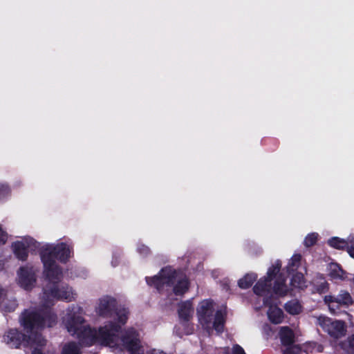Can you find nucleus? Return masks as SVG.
<instances>
[{
	"instance_id": "nucleus-4",
	"label": "nucleus",
	"mask_w": 354,
	"mask_h": 354,
	"mask_svg": "<svg viewBox=\"0 0 354 354\" xmlns=\"http://www.w3.org/2000/svg\"><path fill=\"white\" fill-rule=\"evenodd\" d=\"M84 319L75 313L68 314L66 322V327L68 333L75 335L80 342L86 346H91L97 344V331L89 326H82Z\"/></svg>"
},
{
	"instance_id": "nucleus-13",
	"label": "nucleus",
	"mask_w": 354,
	"mask_h": 354,
	"mask_svg": "<svg viewBox=\"0 0 354 354\" xmlns=\"http://www.w3.org/2000/svg\"><path fill=\"white\" fill-rule=\"evenodd\" d=\"M117 308V301L111 297H104L100 299L99 306L97 310L100 316L110 317Z\"/></svg>"
},
{
	"instance_id": "nucleus-17",
	"label": "nucleus",
	"mask_w": 354,
	"mask_h": 354,
	"mask_svg": "<svg viewBox=\"0 0 354 354\" xmlns=\"http://www.w3.org/2000/svg\"><path fill=\"white\" fill-rule=\"evenodd\" d=\"M279 337L281 344L287 348H293L295 342V333L288 326L281 327L279 331Z\"/></svg>"
},
{
	"instance_id": "nucleus-1",
	"label": "nucleus",
	"mask_w": 354,
	"mask_h": 354,
	"mask_svg": "<svg viewBox=\"0 0 354 354\" xmlns=\"http://www.w3.org/2000/svg\"><path fill=\"white\" fill-rule=\"evenodd\" d=\"M44 301L40 308L37 310H24L20 317V322L28 332L33 329H43L45 326L53 327L57 322V315L50 308L53 299L57 298L66 302L75 299V293L73 289H43Z\"/></svg>"
},
{
	"instance_id": "nucleus-34",
	"label": "nucleus",
	"mask_w": 354,
	"mask_h": 354,
	"mask_svg": "<svg viewBox=\"0 0 354 354\" xmlns=\"http://www.w3.org/2000/svg\"><path fill=\"white\" fill-rule=\"evenodd\" d=\"M138 251L140 254L147 255L149 252V249L148 247L142 245L138 248Z\"/></svg>"
},
{
	"instance_id": "nucleus-40",
	"label": "nucleus",
	"mask_w": 354,
	"mask_h": 354,
	"mask_svg": "<svg viewBox=\"0 0 354 354\" xmlns=\"http://www.w3.org/2000/svg\"><path fill=\"white\" fill-rule=\"evenodd\" d=\"M316 290H317V292H319L320 293L323 292V290H324V289H319V288H317Z\"/></svg>"
},
{
	"instance_id": "nucleus-22",
	"label": "nucleus",
	"mask_w": 354,
	"mask_h": 354,
	"mask_svg": "<svg viewBox=\"0 0 354 354\" xmlns=\"http://www.w3.org/2000/svg\"><path fill=\"white\" fill-rule=\"evenodd\" d=\"M61 354H82V352L76 342H70L63 346Z\"/></svg>"
},
{
	"instance_id": "nucleus-26",
	"label": "nucleus",
	"mask_w": 354,
	"mask_h": 354,
	"mask_svg": "<svg viewBox=\"0 0 354 354\" xmlns=\"http://www.w3.org/2000/svg\"><path fill=\"white\" fill-rule=\"evenodd\" d=\"M304 283V277L301 272H296L294 274L290 280L292 288H301Z\"/></svg>"
},
{
	"instance_id": "nucleus-41",
	"label": "nucleus",
	"mask_w": 354,
	"mask_h": 354,
	"mask_svg": "<svg viewBox=\"0 0 354 354\" xmlns=\"http://www.w3.org/2000/svg\"><path fill=\"white\" fill-rule=\"evenodd\" d=\"M352 280L354 282V274H353V277Z\"/></svg>"
},
{
	"instance_id": "nucleus-9",
	"label": "nucleus",
	"mask_w": 354,
	"mask_h": 354,
	"mask_svg": "<svg viewBox=\"0 0 354 354\" xmlns=\"http://www.w3.org/2000/svg\"><path fill=\"white\" fill-rule=\"evenodd\" d=\"M40 244L35 239L29 236H25L20 241L14 242L12 248L15 255L21 261H25L28 257V250H35L39 248Z\"/></svg>"
},
{
	"instance_id": "nucleus-30",
	"label": "nucleus",
	"mask_w": 354,
	"mask_h": 354,
	"mask_svg": "<svg viewBox=\"0 0 354 354\" xmlns=\"http://www.w3.org/2000/svg\"><path fill=\"white\" fill-rule=\"evenodd\" d=\"M18 304L16 300L9 301L7 304L3 306V310L6 312L11 313L15 311L17 308Z\"/></svg>"
},
{
	"instance_id": "nucleus-23",
	"label": "nucleus",
	"mask_w": 354,
	"mask_h": 354,
	"mask_svg": "<svg viewBox=\"0 0 354 354\" xmlns=\"http://www.w3.org/2000/svg\"><path fill=\"white\" fill-rule=\"evenodd\" d=\"M340 348L347 353L354 351V334L350 335L346 340L339 342Z\"/></svg>"
},
{
	"instance_id": "nucleus-14",
	"label": "nucleus",
	"mask_w": 354,
	"mask_h": 354,
	"mask_svg": "<svg viewBox=\"0 0 354 354\" xmlns=\"http://www.w3.org/2000/svg\"><path fill=\"white\" fill-rule=\"evenodd\" d=\"M17 275L19 284L21 286H31L36 281V270L32 267L21 268L17 272Z\"/></svg>"
},
{
	"instance_id": "nucleus-27",
	"label": "nucleus",
	"mask_w": 354,
	"mask_h": 354,
	"mask_svg": "<svg viewBox=\"0 0 354 354\" xmlns=\"http://www.w3.org/2000/svg\"><path fill=\"white\" fill-rule=\"evenodd\" d=\"M328 243L329 245L336 249H344L347 245L346 240L341 239L338 237H333L329 239Z\"/></svg>"
},
{
	"instance_id": "nucleus-5",
	"label": "nucleus",
	"mask_w": 354,
	"mask_h": 354,
	"mask_svg": "<svg viewBox=\"0 0 354 354\" xmlns=\"http://www.w3.org/2000/svg\"><path fill=\"white\" fill-rule=\"evenodd\" d=\"M147 283L149 286L161 288L164 286H173V288H187L189 281L187 277L181 272H176L171 267H165L154 277L146 278Z\"/></svg>"
},
{
	"instance_id": "nucleus-37",
	"label": "nucleus",
	"mask_w": 354,
	"mask_h": 354,
	"mask_svg": "<svg viewBox=\"0 0 354 354\" xmlns=\"http://www.w3.org/2000/svg\"><path fill=\"white\" fill-rule=\"evenodd\" d=\"M31 354H44V353L41 351V349L35 348L33 349Z\"/></svg>"
},
{
	"instance_id": "nucleus-36",
	"label": "nucleus",
	"mask_w": 354,
	"mask_h": 354,
	"mask_svg": "<svg viewBox=\"0 0 354 354\" xmlns=\"http://www.w3.org/2000/svg\"><path fill=\"white\" fill-rule=\"evenodd\" d=\"M147 354H166V353L163 351L152 350V351H150L149 352H148Z\"/></svg>"
},
{
	"instance_id": "nucleus-15",
	"label": "nucleus",
	"mask_w": 354,
	"mask_h": 354,
	"mask_svg": "<svg viewBox=\"0 0 354 354\" xmlns=\"http://www.w3.org/2000/svg\"><path fill=\"white\" fill-rule=\"evenodd\" d=\"M324 301L328 305L329 308H331V306H334L335 304H337V307L339 304L348 305L351 304L352 298L348 292L344 291L342 294L339 295L338 297H335L330 295L326 296Z\"/></svg>"
},
{
	"instance_id": "nucleus-33",
	"label": "nucleus",
	"mask_w": 354,
	"mask_h": 354,
	"mask_svg": "<svg viewBox=\"0 0 354 354\" xmlns=\"http://www.w3.org/2000/svg\"><path fill=\"white\" fill-rule=\"evenodd\" d=\"M9 192V189L6 185H0V198L5 196Z\"/></svg>"
},
{
	"instance_id": "nucleus-8",
	"label": "nucleus",
	"mask_w": 354,
	"mask_h": 354,
	"mask_svg": "<svg viewBox=\"0 0 354 354\" xmlns=\"http://www.w3.org/2000/svg\"><path fill=\"white\" fill-rule=\"evenodd\" d=\"M121 325L114 322H109L104 326H100L97 330V344L107 346L113 343L115 337L121 331Z\"/></svg>"
},
{
	"instance_id": "nucleus-32",
	"label": "nucleus",
	"mask_w": 354,
	"mask_h": 354,
	"mask_svg": "<svg viewBox=\"0 0 354 354\" xmlns=\"http://www.w3.org/2000/svg\"><path fill=\"white\" fill-rule=\"evenodd\" d=\"M8 239V234L0 227V245L4 244Z\"/></svg>"
},
{
	"instance_id": "nucleus-20",
	"label": "nucleus",
	"mask_w": 354,
	"mask_h": 354,
	"mask_svg": "<svg viewBox=\"0 0 354 354\" xmlns=\"http://www.w3.org/2000/svg\"><path fill=\"white\" fill-rule=\"evenodd\" d=\"M225 322V315L220 310H217L214 315L213 322V328L216 332L221 333L223 332V328Z\"/></svg>"
},
{
	"instance_id": "nucleus-31",
	"label": "nucleus",
	"mask_w": 354,
	"mask_h": 354,
	"mask_svg": "<svg viewBox=\"0 0 354 354\" xmlns=\"http://www.w3.org/2000/svg\"><path fill=\"white\" fill-rule=\"evenodd\" d=\"M232 354H246L244 349L239 344H234L232 346Z\"/></svg>"
},
{
	"instance_id": "nucleus-16",
	"label": "nucleus",
	"mask_w": 354,
	"mask_h": 354,
	"mask_svg": "<svg viewBox=\"0 0 354 354\" xmlns=\"http://www.w3.org/2000/svg\"><path fill=\"white\" fill-rule=\"evenodd\" d=\"M194 312L192 301L188 299L178 304V314L180 320L188 322Z\"/></svg>"
},
{
	"instance_id": "nucleus-3",
	"label": "nucleus",
	"mask_w": 354,
	"mask_h": 354,
	"mask_svg": "<svg viewBox=\"0 0 354 354\" xmlns=\"http://www.w3.org/2000/svg\"><path fill=\"white\" fill-rule=\"evenodd\" d=\"M281 261L276 260L268 269L266 275L257 280V274L249 272L238 281L239 288H250L257 281L253 288H283L286 277L281 272Z\"/></svg>"
},
{
	"instance_id": "nucleus-11",
	"label": "nucleus",
	"mask_w": 354,
	"mask_h": 354,
	"mask_svg": "<svg viewBox=\"0 0 354 354\" xmlns=\"http://www.w3.org/2000/svg\"><path fill=\"white\" fill-rule=\"evenodd\" d=\"M121 341L130 354H142L139 334L135 329H128L122 336Z\"/></svg>"
},
{
	"instance_id": "nucleus-39",
	"label": "nucleus",
	"mask_w": 354,
	"mask_h": 354,
	"mask_svg": "<svg viewBox=\"0 0 354 354\" xmlns=\"http://www.w3.org/2000/svg\"><path fill=\"white\" fill-rule=\"evenodd\" d=\"M224 285H225V286H230V281H229L228 279H227V280L225 281V284H224Z\"/></svg>"
},
{
	"instance_id": "nucleus-21",
	"label": "nucleus",
	"mask_w": 354,
	"mask_h": 354,
	"mask_svg": "<svg viewBox=\"0 0 354 354\" xmlns=\"http://www.w3.org/2000/svg\"><path fill=\"white\" fill-rule=\"evenodd\" d=\"M329 275L335 279L344 280L347 278L344 271L336 263H331L330 265Z\"/></svg>"
},
{
	"instance_id": "nucleus-2",
	"label": "nucleus",
	"mask_w": 354,
	"mask_h": 354,
	"mask_svg": "<svg viewBox=\"0 0 354 354\" xmlns=\"http://www.w3.org/2000/svg\"><path fill=\"white\" fill-rule=\"evenodd\" d=\"M72 249V246L64 243L57 245L46 243L40 248L39 253L44 265V274L49 282L57 283L61 280L62 272L55 259L66 262L71 257Z\"/></svg>"
},
{
	"instance_id": "nucleus-28",
	"label": "nucleus",
	"mask_w": 354,
	"mask_h": 354,
	"mask_svg": "<svg viewBox=\"0 0 354 354\" xmlns=\"http://www.w3.org/2000/svg\"><path fill=\"white\" fill-rule=\"evenodd\" d=\"M318 239V234L313 232L308 234L304 239V244L306 247H310L316 243Z\"/></svg>"
},
{
	"instance_id": "nucleus-29",
	"label": "nucleus",
	"mask_w": 354,
	"mask_h": 354,
	"mask_svg": "<svg viewBox=\"0 0 354 354\" xmlns=\"http://www.w3.org/2000/svg\"><path fill=\"white\" fill-rule=\"evenodd\" d=\"M346 242L347 245H346V248H347V251L350 256L354 258V236H349L346 240Z\"/></svg>"
},
{
	"instance_id": "nucleus-19",
	"label": "nucleus",
	"mask_w": 354,
	"mask_h": 354,
	"mask_svg": "<svg viewBox=\"0 0 354 354\" xmlns=\"http://www.w3.org/2000/svg\"><path fill=\"white\" fill-rule=\"evenodd\" d=\"M285 310L292 315H297L301 313L302 306L297 299H292L284 305Z\"/></svg>"
},
{
	"instance_id": "nucleus-25",
	"label": "nucleus",
	"mask_w": 354,
	"mask_h": 354,
	"mask_svg": "<svg viewBox=\"0 0 354 354\" xmlns=\"http://www.w3.org/2000/svg\"><path fill=\"white\" fill-rule=\"evenodd\" d=\"M129 310L126 308H116L114 314L117 316V321L121 325H124L127 323L128 319Z\"/></svg>"
},
{
	"instance_id": "nucleus-38",
	"label": "nucleus",
	"mask_w": 354,
	"mask_h": 354,
	"mask_svg": "<svg viewBox=\"0 0 354 354\" xmlns=\"http://www.w3.org/2000/svg\"><path fill=\"white\" fill-rule=\"evenodd\" d=\"M5 290L6 289H0V299L5 295Z\"/></svg>"
},
{
	"instance_id": "nucleus-24",
	"label": "nucleus",
	"mask_w": 354,
	"mask_h": 354,
	"mask_svg": "<svg viewBox=\"0 0 354 354\" xmlns=\"http://www.w3.org/2000/svg\"><path fill=\"white\" fill-rule=\"evenodd\" d=\"M301 256L299 254H295L290 259L286 267L288 272H293L296 270L300 266Z\"/></svg>"
},
{
	"instance_id": "nucleus-7",
	"label": "nucleus",
	"mask_w": 354,
	"mask_h": 354,
	"mask_svg": "<svg viewBox=\"0 0 354 354\" xmlns=\"http://www.w3.org/2000/svg\"><path fill=\"white\" fill-rule=\"evenodd\" d=\"M319 324L323 330L334 339L342 338L346 334V326L344 321L323 317L319 318Z\"/></svg>"
},
{
	"instance_id": "nucleus-6",
	"label": "nucleus",
	"mask_w": 354,
	"mask_h": 354,
	"mask_svg": "<svg viewBox=\"0 0 354 354\" xmlns=\"http://www.w3.org/2000/svg\"><path fill=\"white\" fill-rule=\"evenodd\" d=\"M4 342L10 347L19 348L21 344L28 346L32 344H36L38 346H44L46 345V340L39 334H35L33 337L26 335L16 328L8 330L3 335Z\"/></svg>"
},
{
	"instance_id": "nucleus-10",
	"label": "nucleus",
	"mask_w": 354,
	"mask_h": 354,
	"mask_svg": "<svg viewBox=\"0 0 354 354\" xmlns=\"http://www.w3.org/2000/svg\"><path fill=\"white\" fill-rule=\"evenodd\" d=\"M254 293L259 297H263V304L265 306L271 308L277 306V301L286 295L290 290L294 289H252Z\"/></svg>"
},
{
	"instance_id": "nucleus-12",
	"label": "nucleus",
	"mask_w": 354,
	"mask_h": 354,
	"mask_svg": "<svg viewBox=\"0 0 354 354\" xmlns=\"http://www.w3.org/2000/svg\"><path fill=\"white\" fill-rule=\"evenodd\" d=\"M196 310L200 323L204 327H209L213 319V301L212 299L203 300Z\"/></svg>"
},
{
	"instance_id": "nucleus-18",
	"label": "nucleus",
	"mask_w": 354,
	"mask_h": 354,
	"mask_svg": "<svg viewBox=\"0 0 354 354\" xmlns=\"http://www.w3.org/2000/svg\"><path fill=\"white\" fill-rule=\"evenodd\" d=\"M268 318L273 324H281L283 320V312L277 306L269 308L268 312Z\"/></svg>"
},
{
	"instance_id": "nucleus-35",
	"label": "nucleus",
	"mask_w": 354,
	"mask_h": 354,
	"mask_svg": "<svg viewBox=\"0 0 354 354\" xmlns=\"http://www.w3.org/2000/svg\"><path fill=\"white\" fill-rule=\"evenodd\" d=\"M174 290V293L176 296H182L189 289H172Z\"/></svg>"
}]
</instances>
